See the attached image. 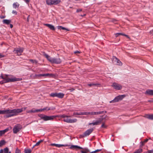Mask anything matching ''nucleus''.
<instances>
[{"label":"nucleus","mask_w":153,"mask_h":153,"mask_svg":"<svg viewBox=\"0 0 153 153\" xmlns=\"http://www.w3.org/2000/svg\"><path fill=\"white\" fill-rule=\"evenodd\" d=\"M29 61L32 62L33 63L36 64L37 63V61L35 60H33L32 59H30L29 60Z\"/></svg>","instance_id":"obj_39"},{"label":"nucleus","mask_w":153,"mask_h":153,"mask_svg":"<svg viewBox=\"0 0 153 153\" xmlns=\"http://www.w3.org/2000/svg\"><path fill=\"white\" fill-rule=\"evenodd\" d=\"M3 22L4 24L8 25L10 23L11 21L10 20L4 19L3 20Z\"/></svg>","instance_id":"obj_30"},{"label":"nucleus","mask_w":153,"mask_h":153,"mask_svg":"<svg viewBox=\"0 0 153 153\" xmlns=\"http://www.w3.org/2000/svg\"><path fill=\"white\" fill-rule=\"evenodd\" d=\"M9 130V128H7L4 130L0 131V136L4 134L6 132L8 131Z\"/></svg>","instance_id":"obj_21"},{"label":"nucleus","mask_w":153,"mask_h":153,"mask_svg":"<svg viewBox=\"0 0 153 153\" xmlns=\"http://www.w3.org/2000/svg\"><path fill=\"white\" fill-rule=\"evenodd\" d=\"M150 32L151 33V34H153V30H151L150 31Z\"/></svg>","instance_id":"obj_55"},{"label":"nucleus","mask_w":153,"mask_h":153,"mask_svg":"<svg viewBox=\"0 0 153 153\" xmlns=\"http://www.w3.org/2000/svg\"><path fill=\"white\" fill-rule=\"evenodd\" d=\"M27 108L26 107L21 108L15 109H10V114L8 117H11L17 115L19 113L25 111Z\"/></svg>","instance_id":"obj_3"},{"label":"nucleus","mask_w":153,"mask_h":153,"mask_svg":"<svg viewBox=\"0 0 153 153\" xmlns=\"http://www.w3.org/2000/svg\"><path fill=\"white\" fill-rule=\"evenodd\" d=\"M107 116H105L104 117L103 116L102 117L100 118L96 121L94 120L92 123H89V125H97L100 123L103 120H106Z\"/></svg>","instance_id":"obj_5"},{"label":"nucleus","mask_w":153,"mask_h":153,"mask_svg":"<svg viewBox=\"0 0 153 153\" xmlns=\"http://www.w3.org/2000/svg\"><path fill=\"white\" fill-rule=\"evenodd\" d=\"M22 128V126L20 124H17L15 125L13 129V133H17Z\"/></svg>","instance_id":"obj_9"},{"label":"nucleus","mask_w":153,"mask_h":153,"mask_svg":"<svg viewBox=\"0 0 153 153\" xmlns=\"http://www.w3.org/2000/svg\"><path fill=\"white\" fill-rule=\"evenodd\" d=\"M23 51V48H19L15 49L13 51V52H15L19 56L21 55Z\"/></svg>","instance_id":"obj_12"},{"label":"nucleus","mask_w":153,"mask_h":153,"mask_svg":"<svg viewBox=\"0 0 153 153\" xmlns=\"http://www.w3.org/2000/svg\"><path fill=\"white\" fill-rule=\"evenodd\" d=\"M148 140V139H146L144 140L143 141H141L140 142V147H142L143 146H144L145 143H146Z\"/></svg>","instance_id":"obj_23"},{"label":"nucleus","mask_w":153,"mask_h":153,"mask_svg":"<svg viewBox=\"0 0 153 153\" xmlns=\"http://www.w3.org/2000/svg\"><path fill=\"white\" fill-rule=\"evenodd\" d=\"M64 95V94L62 93H57L56 97L59 98H63Z\"/></svg>","instance_id":"obj_24"},{"label":"nucleus","mask_w":153,"mask_h":153,"mask_svg":"<svg viewBox=\"0 0 153 153\" xmlns=\"http://www.w3.org/2000/svg\"><path fill=\"white\" fill-rule=\"evenodd\" d=\"M61 117L63 118V121L67 123H72L76 121V120L71 119H70L69 117L64 114L62 115Z\"/></svg>","instance_id":"obj_6"},{"label":"nucleus","mask_w":153,"mask_h":153,"mask_svg":"<svg viewBox=\"0 0 153 153\" xmlns=\"http://www.w3.org/2000/svg\"><path fill=\"white\" fill-rule=\"evenodd\" d=\"M120 35L125 36H126L128 38H129V36L128 35H126V34H124L122 33H116L115 34V36L116 37H117L118 36H119V35Z\"/></svg>","instance_id":"obj_27"},{"label":"nucleus","mask_w":153,"mask_h":153,"mask_svg":"<svg viewBox=\"0 0 153 153\" xmlns=\"http://www.w3.org/2000/svg\"><path fill=\"white\" fill-rule=\"evenodd\" d=\"M5 143V141L4 140H2L0 142V146L3 145Z\"/></svg>","instance_id":"obj_40"},{"label":"nucleus","mask_w":153,"mask_h":153,"mask_svg":"<svg viewBox=\"0 0 153 153\" xmlns=\"http://www.w3.org/2000/svg\"><path fill=\"white\" fill-rule=\"evenodd\" d=\"M4 57V56L0 53V58H2Z\"/></svg>","instance_id":"obj_45"},{"label":"nucleus","mask_w":153,"mask_h":153,"mask_svg":"<svg viewBox=\"0 0 153 153\" xmlns=\"http://www.w3.org/2000/svg\"><path fill=\"white\" fill-rule=\"evenodd\" d=\"M44 25L46 26H47L51 30H55V28L54 27V26L50 24H44Z\"/></svg>","instance_id":"obj_18"},{"label":"nucleus","mask_w":153,"mask_h":153,"mask_svg":"<svg viewBox=\"0 0 153 153\" xmlns=\"http://www.w3.org/2000/svg\"><path fill=\"white\" fill-rule=\"evenodd\" d=\"M51 146H55L57 147L60 148L62 146L66 147L68 146L67 144L63 145V144H58L55 143H52L50 145Z\"/></svg>","instance_id":"obj_15"},{"label":"nucleus","mask_w":153,"mask_h":153,"mask_svg":"<svg viewBox=\"0 0 153 153\" xmlns=\"http://www.w3.org/2000/svg\"><path fill=\"white\" fill-rule=\"evenodd\" d=\"M133 153H134V152Z\"/></svg>","instance_id":"obj_62"},{"label":"nucleus","mask_w":153,"mask_h":153,"mask_svg":"<svg viewBox=\"0 0 153 153\" xmlns=\"http://www.w3.org/2000/svg\"><path fill=\"white\" fill-rule=\"evenodd\" d=\"M150 153H153V149L151 150H149Z\"/></svg>","instance_id":"obj_46"},{"label":"nucleus","mask_w":153,"mask_h":153,"mask_svg":"<svg viewBox=\"0 0 153 153\" xmlns=\"http://www.w3.org/2000/svg\"><path fill=\"white\" fill-rule=\"evenodd\" d=\"M5 17V16H0V18L1 19H4V18Z\"/></svg>","instance_id":"obj_48"},{"label":"nucleus","mask_w":153,"mask_h":153,"mask_svg":"<svg viewBox=\"0 0 153 153\" xmlns=\"http://www.w3.org/2000/svg\"><path fill=\"white\" fill-rule=\"evenodd\" d=\"M57 93H51L50 94V96L53 97H57Z\"/></svg>","instance_id":"obj_37"},{"label":"nucleus","mask_w":153,"mask_h":153,"mask_svg":"<svg viewBox=\"0 0 153 153\" xmlns=\"http://www.w3.org/2000/svg\"><path fill=\"white\" fill-rule=\"evenodd\" d=\"M74 53H76V51H75V52H74Z\"/></svg>","instance_id":"obj_61"},{"label":"nucleus","mask_w":153,"mask_h":153,"mask_svg":"<svg viewBox=\"0 0 153 153\" xmlns=\"http://www.w3.org/2000/svg\"><path fill=\"white\" fill-rule=\"evenodd\" d=\"M143 149L140 148L136 150L134 153H141L143 152Z\"/></svg>","instance_id":"obj_31"},{"label":"nucleus","mask_w":153,"mask_h":153,"mask_svg":"<svg viewBox=\"0 0 153 153\" xmlns=\"http://www.w3.org/2000/svg\"><path fill=\"white\" fill-rule=\"evenodd\" d=\"M81 153H86V152L83 151H81Z\"/></svg>","instance_id":"obj_56"},{"label":"nucleus","mask_w":153,"mask_h":153,"mask_svg":"<svg viewBox=\"0 0 153 153\" xmlns=\"http://www.w3.org/2000/svg\"><path fill=\"white\" fill-rule=\"evenodd\" d=\"M104 112L106 113V111H98V112H95V115H98L100 114H103Z\"/></svg>","instance_id":"obj_35"},{"label":"nucleus","mask_w":153,"mask_h":153,"mask_svg":"<svg viewBox=\"0 0 153 153\" xmlns=\"http://www.w3.org/2000/svg\"><path fill=\"white\" fill-rule=\"evenodd\" d=\"M10 27L11 28H12L13 27V25L12 24H10Z\"/></svg>","instance_id":"obj_52"},{"label":"nucleus","mask_w":153,"mask_h":153,"mask_svg":"<svg viewBox=\"0 0 153 153\" xmlns=\"http://www.w3.org/2000/svg\"><path fill=\"white\" fill-rule=\"evenodd\" d=\"M55 109V108H52V109H51L50 108H48L47 107H46L44 108L43 109H38V110H39V112L42 111L44 110H48H48H50L51 109L53 110V109Z\"/></svg>","instance_id":"obj_22"},{"label":"nucleus","mask_w":153,"mask_h":153,"mask_svg":"<svg viewBox=\"0 0 153 153\" xmlns=\"http://www.w3.org/2000/svg\"><path fill=\"white\" fill-rule=\"evenodd\" d=\"M60 2V0H53V5L57 4L59 3Z\"/></svg>","instance_id":"obj_26"},{"label":"nucleus","mask_w":153,"mask_h":153,"mask_svg":"<svg viewBox=\"0 0 153 153\" xmlns=\"http://www.w3.org/2000/svg\"><path fill=\"white\" fill-rule=\"evenodd\" d=\"M31 152V151L30 149H27L25 150V153H30Z\"/></svg>","instance_id":"obj_41"},{"label":"nucleus","mask_w":153,"mask_h":153,"mask_svg":"<svg viewBox=\"0 0 153 153\" xmlns=\"http://www.w3.org/2000/svg\"><path fill=\"white\" fill-rule=\"evenodd\" d=\"M0 153H3V151L2 149H1L0 150Z\"/></svg>","instance_id":"obj_51"},{"label":"nucleus","mask_w":153,"mask_h":153,"mask_svg":"<svg viewBox=\"0 0 153 153\" xmlns=\"http://www.w3.org/2000/svg\"><path fill=\"white\" fill-rule=\"evenodd\" d=\"M40 117L41 119H43L45 121L53 120L55 117L54 116H48L42 114L40 115Z\"/></svg>","instance_id":"obj_8"},{"label":"nucleus","mask_w":153,"mask_h":153,"mask_svg":"<svg viewBox=\"0 0 153 153\" xmlns=\"http://www.w3.org/2000/svg\"><path fill=\"white\" fill-rule=\"evenodd\" d=\"M93 129L92 128H90L86 131L83 134V137H85L90 135L93 131Z\"/></svg>","instance_id":"obj_13"},{"label":"nucleus","mask_w":153,"mask_h":153,"mask_svg":"<svg viewBox=\"0 0 153 153\" xmlns=\"http://www.w3.org/2000/svg\"><path fill=\"white\" fill-rule=\"evenodd\" d=\"M1 77L4 79L3 80L1 81L0 82V84H3L5 83H7L10 82H14L19 81L20 80L19 78H11L10 79L7 76H1Z\"/></svg>","instance_id":"obj_4"},{"label":"nucleus","mask_w":153,"mask_h":153,"mask_svg":"<svg viewBox=\"0 0 153 153\" xmlns=\"http://www.w3.org/2000/svg\"><path fill=\"white\" fill-rule=\"evenodd\" d=\"M12 13L13 14L16 15L17 14V12L15 10H13L12 11Z\"/></svg>","instance_id":"obj_43"},{"label":"nucleus","mask_w":153,"mask_h":153,"mask_svg":"<svg viewBox=\"0 0 153 153\" xmlns=\"http://www.w3.org/2000/svg\"><path fill=\"white\" fill-rule=\"evenodd\" d=\"M46 4L49 5H53V0H46Z\"/></svg>","instance_id":"obj_29"},{"label":"nucleus","mask_w":153,"mask_h":153,"mask_svg":"<svg viewBox=\"0 0 153 153\" xmlns=\"http://www.w3.org/2000/svg\"><path fill=\"white\" fill-rule=\"evenodd\" d=\"M145 118L151 120H153V114H146L144 116Z\"/></svg>","instance_id":"obj_19"},{"label":"nucleus","mask_w":153,"mask_h":153,"mask_svg":"<svg viewBox=\"0 0 153 153\" xmlns=\"http://www.w3.org/2000/svg\"><path fill=\"white\" fill-rule=\"evenodd\" d=\"M4 153H10V152H9V149L7 148H6L4 149Z\"/></svg>","instance_id":"obj_38"},{"label":"nucleus","mask_w":153,"mask_h":153,"mask_svg":"<svg viewBox=\"0 0 153 153\" xmlns=\"http://www.w3.org/2000/svg\"><path fill=\"white\" fill-rule=\"evenodd\" d=\"M15 153H21L19 150H18V152H16Z\"/></svg>","instance_id":"obj_59"},{"label":"nucleus","mask_w":153,"mask_h":153,"mask_svg":"<svg viewBox=\"0 0 153 153\" xmlns=\"http://www.w3.org/2000/svg\"><path fill=\"white\" fill-rule=\"evenodd\" d=\"M0 114H5V117H8V116L10 114V109L0 110Z\"/></svg>","instance_id":"obj_11"},{"label":"nucleus","mask_w":153,"mask_h":153,"mask_svg":"<svg viewBox=\"0 0 153 153\" xmlns=\"http://www.w3.org/2000/svg\"><path fill=\"white\" fill-rule=\"evenodd\" d=\"M77 54L78 53H80V52L78 51H77Z\"/></svg>","instance_id":"obj_60"},{"label":"nucleus","mask_w":153,"mask_h":153,"mask_svg":"<svg viewBox=\"0 0 153 153\" xmlns=\"http://www.w3.org/2000/svg\"><path fill=\"white\" fill-rule=\"evenodd\" d=\"M95 112H83L78 113L77 112V115H95Z\"/></svg>","instance_id":"obj_14"},{"label":"nucleus","mask_w":153,"mask_h":153,"mask_svg":"<svg viewBox=\"0 0 153 153\" xmlns=\"http://www.w3.org/2000/svg\"><path fill=\"white\" fill-rule=\"evenodd\" d=\"M77 149H82V148L79 146H77Z\"/></svg>","instance_id":"obj_49"},{"label":"nucleus","mask_w":153,"mask_h":153,"mask_svg":"<svg viewBox=\"0 0 153 153\" xmlns=\"http://www.w3.org/2000/svg\"><path fill=\"white\" fill-rule=\"evenodd\" d=\"M43 55L46 58L48 61L51 63L59 64L62 62L61 59L59 58H52L45 53H43Z\"/></svg>","instance_id":"obj_1"},{"label":"nucleus","mask_w":153,"mask_h":153,"mask_svg":"<svg viewBox=\"0 0 153 153\" xmlns=\"http://www.w3.org/2000/svg\"><path fill=\"white\" fill-rule=\"evenodd\" d=\"M126 97L125 95H119L116 97L113 100L109 102L110 103L115 102L121 100Z\"/></svg>","instance_id":"obj_7"},{"label":"nucleus","mask_w":153,"mask_h":153,"mask_svg":"<svg viewBox=\"0 0 153 153\" xmlns=\"http://www.w3.org/2000/svg\"><path fill=\"white\" fill-rule=\"evenodd\" d=\"M82 10L81 9H77V12H79V11H80Z\"/></svg>","instance_id":"obj_57"},{"label":"nucleus","mask_w":153,"mask_h":153,"mask_svg":"<svg viewBox=\"0 0 153 153\" xmlns=\"http://www.w3.org/2000/svg\"><path fill=\"white\" fill-rule=\"evenodd\" d=\"M89 152H90L89 150L88 149H87L86 150V151L85 152H86V153H88Z\"/></svg>","instance_id":"obj_54"},{"label":"nucleus","mask_w":153,"mask_h":153,"mask_svg":"<svg viewBox=\"0 0 153 153\" xmlns=\"http://www.w3.org/2000/svg\"><path fill=\"white\" fill-rule=\"evenodd\" d=\"M143 153H150V152L149 151V150H148V151L144 152Z\"/></svg>","instance_id":"obj_53"},{"label":"nucleus","mask_w":153,"mask_h":153,"mask_svg":"<svg viewBox=\"0 0 153 153\" xmlns=\"http://www.w3.org/2000/svg\"><path fill=\"white\" fill-rule=\"evenodd\" d=\"M96 151H95L92 152H90V153H95Z\"/></svg>","instance_id":"obj_58"},{"label":"nucleus","mask_w":153,"mask_h":153,"mask_svg":"<svg viewBox=\"0 0 153 153\" xmlns=\"http://www.w3.org/2000/svg\"><path fill=\"white\" fill-rule=\"evenodd\" d=\"M27 108L26 107L21 108L15 109H10V114L8 117H11L17 115L19 113L25 111Z\"/></svg>","instance_id":"obj_2"},{"label":"nucleus","mask_w":153,"mask_h":153,"mask_svg":"<svg viewBox=\"0 0 153 153\" xmlns=\"http://www.w3.org/2000/svg\"><path fill=\"white\" fill-rule=\"evenodd\" d=\"M146 94L153 96V90L151 89H147L145 93Z\"/></svg>","instance_id":"obj_17"},{"label":"nucleus","mask_w":153,"mask_h":153,"mask_svg":"<svg viewBox=\"0 0 153 153\" xmlns=\"http://www.w3.org/2000/svg\"><path fill=\"white\" fill-rule=\"evenodd\" d=\"M30 16V15H29L27 18V22H28L29 21V17Z\"/></svg>","instance_id":"obj_50"},{"label":"nucleus","mask_w":153,"mask_h":153,"mask_svg":"<svg viewBox=\"0 0 153 153\" xmlns=\"http://www.w3.org/2000/svg\"><path fill=\"white\" fill-rule=\"evenodd\" d=\"M101 149H97L96 150H95V151H96V152H97L100 151H101Z\"/></svg>","instance_id":"obj_47"},{"label":"nucleus","mask_w":153,"mask_h":153,"mask_svg":"<svg viewBox=\"0 0 153 153\" xmlns=\"http://www.w3.org/2000/svg\"><path fill=\"white\" fill-rule=\"evenodd\" d=\"M24 1L27 4H28L30 2V0H24Z\"/></svg>","instance_id":"obj_44"},{"label":"nucleus","mask_w":153,"mask_h":153,"mask_svg":"<svg viewBox=\"0 0 153 153\" xmlns=\"http://www.w3.org/2000/svg\"><path fill=\"white\" fill-rule=\"evenodd\" d=\"M114 89L117 90H120L122 88V86L120 84L116 82H113L111 85Z\"/></svg>","instance_id":"obj_10"},{"label":"nucleus","mask_w":153,"mask_h":153,"mask_svg":"<svg viewBox=\"0 0 153 153\" xmlns=\"http://www.w3.org/2000/svg\"><path fill=\"white\" fill-rule=\"evenodd\" d=\"M19 4L18 2H15L13 4V7L15 9H16L19 7Z\"/></svg>","instance_id":"obj_28"},{"label":"nucleus","mask_w":153,"mask_h":153,"mask_svg":"<svg viewBox=\"0 0 153 153\" xmlns=\"http://www.w3.org/2000/svg\"><path fill=\"white\" fill-rule=\"evenodd\" d=\"M100 84L97 83H92L90 84H87L88 86L89 87H91L92 86H96L98 85H100Z\"/></svg>","instance_id":"obj_25"},{"label":"nucleus","mask_w":153,"mask_h":153,"mask_svg":"<svg viewBox=\"0 0 153 153\" xmlns=\"http://www.w3.org/2000/svg\"><path fill=\"white\" fill-rule=\"evenodd\" d=\"M116 61L117 62V64L119 65H122V63L119 59L116 58Z\"/></svg>","instance_id":"obj_32"},{"label":"nucleus","mask_w":153,"mask_h":153,"mask_svg":"<svg viewBox=\"0 0 153 153\" xmlns=\"http://www.w3.org/2000/svg\"><path fill=\"white\" fill-rule=\"evenodd\" d=\"M107 127V126L105 125V124L104 123H103L102 124V125L101 126V128H106V127Z\"/></svg>","instance_id":"obj_42"},{"label":"nucleus","mask_w":153,"mask_h":153,"mask_svg":"<svg viewBox=\"0 0 153 153\" xmlns=\"http://www.w3.org/2000/svg\"><path fill=\"white\" fill-rule=\"evenodd\" d=\"M43 140H40L39 141L34 145L33 147H34L35 146H39L40 144V143L42 142H43Z\"/></svg>","instance_id":"obj_36"},{"label":"nucleus","mask_w":153,"mask_h":153,"mask_svg":"<svg viewBox=\"0 0 153 153\" xmlns=\"http://www.w3.org/2000/svg\"><path fill=\"white\" fill-rule=\"evenodd\" d=\"M53 75L52 74H36V76L40 77V76H51Z\"/></svg>","instance_id":"obj_20"},{"label":"nucleus","mask_w":153,"mask_h":153,"mask_svg":"<svg viewBox=\"0 0 153 153\" xmlns=\"http://www.w3.org/2000/svg\"><path fill=\"white\" fill-rule=\"evenodd\" d=\"M68 145V146H68L69 147V148H70L71 149H76V145H71L70 146V145Z\"/></svg>","instance_id":"obj_34"},{"label":"nucleus","mask_w":153,"mask_h":153,"mask_svg":"<svg viewBox=\"0 0 153 153\" xmlns=\"http://www.w3.org/2000/svg\"><path fill=\"white\" fill-rule=\"evenodd\" d=\"M39 110H38V109H35L34 108H33L30 110H27L26 113H35L39 112Z\"/></svg>","instance_id":"obj_16"},{"label":"nucleus","mask_w":153,"mask_h":153,"mask_svg":"<svg viewBox=\"0 0 153 153\" xmlns=\"http://www.w3.org/2000/svg\"><path fill=\"white\" fill-rule=\"evenodd\" d=\"M58 28L60 30H63L66 31H68L69 30L67 28L62 27L61 26H59L58 27Z\"/></svg>","instance_id":"obj_33"}]
</instances>
